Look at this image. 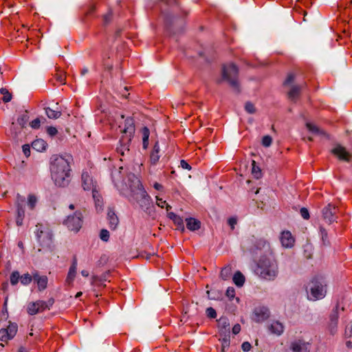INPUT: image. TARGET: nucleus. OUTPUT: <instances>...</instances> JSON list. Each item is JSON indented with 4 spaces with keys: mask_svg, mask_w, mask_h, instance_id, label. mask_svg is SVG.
Instances as JSON below:
<instances>
[{
    "mask_svg": "<svg viewBox=\"0 0 352 352\" xmlns=\"http://www.w3.org/2000/svg\"><path fill=\"white\" fill-rule=\"evenodd\" d=\"M272 142V138L270 135H265L262 139V144L265 147H269Z\"/></svg>",
    "mask_w": 352,
    "mask_h": 352,
    "instance_id": "50",
    "label": "nucleus"
},
{
    "mask_svg": "<svg viewBox=\"0 0 352 352\" xmlns=\"http://www.w3.org/2000/svg\"><path fill=\"white\" fill-rule=\"evenodd\" d=\"M100 238L101 240L104 241H108L109 239V232L107 230H105V229H102L101 231H100Z\"/></svg>",
    "mask_w": 352,
    "mask_h": 352,
    "instance_id": "51",
    "label": "nucleus"
},
{
    "mask_svg": "<svg viewBox=\"0 0 352 352\" xmlns=\"http://www.w3.org/2000/svg\"><path fill=\"white\" fill-rule=\"evenodd\" d=\"M21 276L19 272L17 271L13 272L10 275V283L12 285H15L18 283Z\"/></svg>",
    "mask_w": 352,
    "mask_h": 352,
    "instance_id": "45",
    "label": "nucleus"
},
{
    "mask_svg": "<svg viewBox=\"0 0 352 352\" xmlns=\"http://www.w3.org/2000/svg\"><path fill=\"white\" fill-rule=\"evenodd\" d=\"M306 126H307V129H309V131H311L314 133L324 134V133L323 131H320L318 126H316L311 123H307Z\"/></svg>",
    "mask_w": 352,
    "mask_h": 352,
    "instance_id": "46",
    "label": "nucleus"
},
{
    "mask_svg": "<svg viewBox=\"0 0 352 352\" xmlns=\"http://www.w3.org/2000/svg\"><path fill=\"white\" fill-rule=\"evenodd\" d=\"M54 303V299L50 298L47 301L36 300L30 302L27 305V312L31 316L41 313L45 310H50Z\"/></svg>",
    "mask_w": 352,
    "mask_h": 352,
    "instance_id": "6",
    "label": "nucleus"
},
{
    "mask_svg": "<svg viewBox=\"0 0 352 352\" xmlns=\"http://www.w3.org/2000/svg\"><path fill=\"white\" fill-rule=\"evenodd\" d=\"M30 125L32 129H38L41 125V119L39 118L34 119L30 123Z\"/></svg>",
    "mask_w": 352,
    "mask_h": 352,
    "instance_id": "53",
    "label": "nucleus"
},
{
    "mask_svg": "<svg viewBox=\"0 0 352 352\" xmlns=\"http://www.w3.org/2000/svg\"><path fill=\"white\" fill-rule=\"evenodd\" d=\"M33 279L40 292L47 288L48 279L46 276H40L38 272H35L33 273Z\"/></svg>",
    "mask_w": 352,
    "mask_h": 352,
    "instance_id": "19",
    "label": "nucleus"
},
{
    "mask_svg": "<svg viewBox=\"0 0 352 352\" xmlns=\"http://www.w3.org/2000/svg\"><path fill=\"white\" fill-rule=\"evenodd\" d=\"M320 234L321 236V239L323 245H330V242L328 238L327 231L322 227L320 226Z\"/></svg>",
    "mask_w": 352,
    "mask_h": 352,
    "instance_id": "37",
    "label": "nucleus"
},
{
    "mask_svg": "<svg viewBox=\"0 0 352 352\" xmlns=\"http://www.w3.org/2000/svg\"><path fill=\"white\" fill-rule=\"evenodd\" d=\"M92 196L95 201L96 208L97 210H101L102 207V200L99 192L96 190V187L92 189Z\"/></svg>",
    "mask_w": 352,
    "mask_h": 352,
    "instance_id": "30",
    "label": "nucleus"
},
{
    "mask_svg": "<svg viewBox=\"0 0 352 352\" xmlns=\"http://www.w3.org/2000/svg\"><path fill=\"white\" fill-rule=\"evenodd\" d=\"M241 348L244 352H248L251 349L252 346L250 342H244L241 345Z\"/></svg>",
    "mask_w": 352,
    "mask_h": 352,
    "instance_id": "58",
    "label": "nucleus"
},
{
    "mask_svg": "<svg viewBox=\"0 0 352 352\" xmlns=\"http://www.w3.org/2000/svg\"><path fill=\"white\" fill-rule=\"evenodd\" d=\"M56 80L61 83L65 84V78L63 74H56Z\"/></svg>",
    "mask_w": 352,
    "mask_h": 352,
    "instance_id": "59",
    "label": "nucleus"
},
{
    "mask_svg": "<svg viewBox=\"0 0 352 352\" xmlns=\"http://www.w3.org/2000/svg\"><path fill=\"white\" fill-rule=\"evenodd\" d=\"M206 315L208 318H215L217 317V312L212 307L206 309Z\"/></svg>",
    "mask_w": 352,
    "mask_h": 352,
    "instance_id": "52",
    "label": "nucleus"
},
{
    "mask_svg": "<svg viewBox=\"0 0 352 352\" xmlns=\"http://www.w3.org/2000/svg\"><path fill=\"white\" fill-rule=\"evenodd\" d=\"M252 174L256 179H258L261 177V168L256 164V162L254 160L252 161Z\"/></svg>",
    "mask_w": 352,
    "mask_h": 352,
    "instance_id": "38",
    "label": "nucleus"
},
{
    "mask_svg": "<svg viewBox=\"0 0 352 352\" xmlns=\"http://www.w3.org/2000/svg\"><path fill=\"white\" fill-rule=\"evenodd\" d=\"M17 330V324L9 322V324L6 328L0 329V340L7 342L12 340L16 336Z\"/></svg>",
    "mask_w": 352,
    "mask_h": 352,
    "instance_id": "10",
    "label": "nucleus"
},
{
    "mask_svg": "<svg viewBox=\"0 0 352 352\" xmlns=\"http://www.w3.org/2000/svg\"><path fill=\"white\" fill-rule=\"evenodd\" d=\"M331 153L336 155L340 160L350 162L351 154L340 144H337L332 150Z\"/></svg>",
    "mask_w": 352,
    "mask_h": 352,
    "instance_id": "15",
    "label": "nucleus"
},
{
    "mask_svg": "<svg viewBox=\"0 0 352 352\" xmlns=\"http://www.w3.org/2000/svg\"><path fill=\"white\" fill-rule=\"evenodd\" d=\"M270 316V311L267 307L259 306L254 309L252 320L256 322H262Z\"/></svg>",
    "mask_w": 352,
    "mask_h": 352,
    "instance_id": "13",
    "label": "nucleus"
},
{
    "mask_svg": "<svg viewBox=\"0 0 352 352\" xmlns=\"http://www.w3.org/2000/svg\"><path fill=\"white\" fill-rule=\"evenodd\" d=\"M142 147L146 149L148 146V138L150 135L149 129L147 127H144L142 130Z\"/></svg>",
    "mask_w": 352,
    "mask_h": 352,
    "instance_id": "33",
    "label": "nucleus"
},
{
    "mask_svg": "<svg viewBox=\"0 0 352 352\" xmlns=\"http://www.w3.org/2000/svg\"><path fill=\"white\" fill-rule=\"evenodd\" d=\"M32 146L33 149L36 150V151L41 152L45 150L47 143L42 139H37L33 141L32 143Z\"/></svg>",
    "mask_w": 352,
    "mask_h": 352,
    "instance_id": "31",
    "label": "nucleus"
},
{
    "mask_svg": "<svg viewBox=\"0 0 352 352\" xmlns=\"http://www.w3.org/2000/svg\"><path fill=\"white\" fill-rule=\"evenodd\" d=\"M300 213L301 217L304 219L307 220V219H309V212L306 208H302L300 210Z\"/></svg>",
    "mask_w": 352,
    "mask_h": 352,
    "instance_id": "55",
    "label": "nucleus"
},
{
    "mask_svg": "<svg viewBox=\"0 0 352 352\" xmlns=\"http://www.w3.org/2000/svg\"><path fill=\"white\" fill-rule=\"evenodd\" d=\"M232 275V267L230 265H226L223 267L220 273V276L223 280H228Z\"/></svg>",
    "mask_w": 352,
    "mask_h": 352,
    "instance_id": "34",
    "label": "nucleus"
},
{
    "mask_svg": "<svg viewBox=\"0 0 352 352\" xmlns=\"http://www.w3.org/2000/svg\"><path fill=\"white\" fill-rule=\"evenodd\" d=\"M157 199V205L160 208H164L165 205L166 204V201L162 200V199L159 198L158 197H156Z\"/></svg>",
    "mask_w": 352,
    "mask_h": 352,
    "instance_id": "63",
    "label": "nucleus"
},
{
    "mask_svg": "<svg viewBox=\"0 0 352 352\" xmlns=\"http://www.w3.org/2000/svg\"><path fill=\"white\" fill-rule=\"evenodd\" d=\"M45 110L47 116L50 119H56L61 116V112L60 111H55L50 107H46Z\"/></svg>",
    "mask_w": 352,
    "mask_h": 352,
    "instance_id": "35",
    "label": "nucleus"
},
{
    "mask_svg": "<svg viewBox=\"0 0 352 352\" xmlns=\"http://www.w3.org/2000/svg\"><path fill=\"white\" fill-rule=\"evenodd\" d=\"M234 283L237 287H242L245 283V276L243 275V274L237 271L233 276L232 278Z\"/></svg>",
    "mask_w": 352,
    "mask_h": 352,
    "instance_id": "32",
    "label": "nucleus"
},
{
    "mask_svg": "<svg viewBox=\"0 0 352 352\" xmlns=\"http://www.w3.org/2000/svg\"><path fill=\"white\" fill-rule=\"evenodd\" d=\"M302 88V87L301 85H293L287 94L289 99L293 102H296Z\"/></svg>",
    "mask_w": 352,
    "mask_h": 352,
    "instance_id": "29",
    "label": "nucleus"
},
{
    "mask_svg": "<svg viewBox=\"0 0 352 352\" xmlns=\"http://www.w3.org/2000/svg\"><path fill=\"white\" fill-rule=\"evenodd\" d=\"M186 228L190 231L198 230L201 228V221L197 219L189 217L186 219Z\"/></svg>",
    "mask_w": 352,
    "mask_h": 352,
    "instance_id": "26",
    "label": "nucleus"
},
{
    "mask_svg": "<svg viewBox=\"0 0 352 352\" xmlns=\"http://www.w3.org/2000/svg\"><path fill=\"white\" fill-rule=\"evenodd\" d=\"M137 203L142 210L148 215L151 216L155 213V206L153 204L152 199L148 194H143L142 199H138Z\"/></svg>",
    "mask_w": 352,
    "mask_h": 352,
    "instance_id": "12",
    "label": "nucleus"
},
{
    "mask_svg": "<svg viewBox=\"0 0 352 352\" xmlns=\"http://www.w3.org/2000/svg\"><path fill=\"white\" fill-rule=\"evenodd\" d=\"M180 166L184 169H188V170H190L191 169V166L188 164V163L186 161H185L184 160H181Z\"/></svg>",
    "mask_w": 352,
    "mask_h": 352,
    "instance_id": "62",
    "label": "nucleus"
},
{
    "mask_svg": "<svg viewBox=\"0 0 352 352\" xmlns=\"http://www.w3.org/2000/svg\"><path fill=\"white\" fill-rule=\"evenodd\" d=\"M47 133L50 136H54L57 133V129L54 126H48L47 128Z\"/></svg>",
    "mask_w": 352,
    "mask_h": 352,
    "instance_id": "57",
    "label": "nucleus"
},
{
    "mask_svg": "<svg viewBox=\"0 0 352 352\" xmlns=\"http://www.w3.org/2000/svg\"><path fill=\"white\" fill-rule=\"evenodd\" d=\"M37 203V198L34 195H29L28 199V207L30 210H34Z\"/></svg>",
    "mask_w": 352,
    "mask_h": 352,
    "instance_id": "41",
    "label": "nucleus"
},
{
    "mask_svg": "<svg viewBox=\"0 0 352 352\" xmlns=\"http://www.w3.org/2000/svg\"><path fill=\"white\" fill-rule=\"evenodd\" d=\"M308 344L301 340H298L292 342L290 344L289 349L287 352H309Z\"/></svg>",
    "mask_w": 352,
    "mask_h": 352,
    "instance_id": "17",
    "label": "nucleus"
},
{
    "mask_svg": "<svg viewBox=\"0 0 352 352\" xmlns=\"http://www.w3.org/2000/svg\"><path fill=\"white\" fill-rule=\"evenodd\" d=\"M249 250L253 254H264V255H270L272 254L270 243L263 239H256Z\"/></svg>",
    "mask_w": 352,
    "mask_h": 352,
    "instance_id": "8",
    "label": "nucleus"
},
{
    "mask_svg": "<svg viewBox=\"0 0 352 352\" xmlns=\"http://www.w3.org/2000/svg\"><path fill=\"white\" fill-rule=\"evenodd\" d=\"M219 333L221 337H230V327L228 319L221 317L218 320Z\"/></svg>",
    "mask_w": 352,
    "mask_h": 352,
    "instance_id": "14",
    "label": "nucleus"
},
{
    "mask_svg": "<svg viewBox=\"0 0 352 352\" xmlns=\"http://www.w3.org/2000/svg\"><path fill=\"white\" fill-rule=\"evenodd\" d=\"M23 152L26 157L30 155V147L28 144H24L23 146Z\"/></svg>",
    "mask_w": 352,
    "mask_h": 352,
    "instance_id": "60",
    "label": "nucleus"
},
{
    "mask_svg": "<svg viewBox=\"0 0 352 352\" xmlns=\"http://www.w3.org/2000/svg\"><path fill=\"white\" fill-rule=\"evenodd\" d=\"M310 292L309 298L312 300H316L323 298L326 295V284L321 279L314 278L308 285Z\"/></svg>",
    "mask_w": 352,
    "mask_h": 352,
    "instance_id": "4",
    "label": "nucleus"
},
{
    "mask_svg": "<svg viewBox=\"0 0 352 352\" xmlns=\"http://www.w3.org/2000/svg\"><path fill=\"white\" fill-rule=\"evenodd\" d=\"M226 296L231 300L235 296V290L233 287H228L226 293Z\"/></svg>",
    "mask_w": 352,
    "mask_h": 352,
    "instance_id": "56",
    "label": "nucleus"
},
{
    "mask_svg": "<svg viewBox=\"0 0 352 352\" xmlns=\"http://www.w3.org/2000/svg\"><path fill=\"white\" fill-rule=\"evenodd\" d=\"M295 75L294 74H289L285 80L283 82L284 85H289L294 81Z\"/></svg>",
    "mask_w": 352,
    "mask_h": 352,
    "instance_id": "54",
    "label": "nucleus"
},
{
    "mask_svg": "<svg viewBox=\"0 0 352 352\" xmlns=\"http://www.w3.org/2000/svg\"><path fill=\"white\" fill-rule=\"evenodd\" d=\"M82 186L85 190H89L94 188L93 179L87 172L82 173Z\"/></svg>",
    "mask_w": 352,
    "mask_h": 352,
    "instance_id": "24",
    "label": "nucleus"
},
{
    "mask_svg": "<svg viewBox=\"0 0 352 352\" xmlns=\"http://www.w3.org/2000/svg\"><path fill=\"white\" fill-rule=\"evenodd\" d=\"M25 197L17 195L16 197V208H17V217H25V209H24Z\"/></svg>",
    "mask_w": 352,
    "mask_h": 352,
    "instance_id": "27",
    "label": "nucleus"
},
{
    "mask_svg": "<svg viewBox=\"0 0 352 352\" xmlns=\"http://www.w3.org/2000/svg\"><path fill=\"white\" fill-rule=\"evenodd\" d=\"M32 279L33 275L32 276L30 274L26 273L21 276L20 281L23 285H28L32 282Z\"/></svg>",
    "mask_w": 352,
    "mask_h": 352,
    "instance_id": "42",
    "label": "nucleus"
},
{
    "mask_svg": "<svg viewBox=\"0 0 352 352\" xmlns=\"http://www.w3.org/2000/svg\"><path fill=\"white\" fill-rule=\"evenodd\" d=\"M108 275H109V272H105L101 276H94L92 277V279H93L92 284H94V283L96 282V281H98L102 284L104 281H106L107 280Z\"/></svg>",
    "mask_w": 352,
    "mask_h": 352,
    "instance_id": "47",
    "label": "nucleus"
},
{
    "mask_svg": "<svg viewBox=\"0 0 352 352\" xmlns=\"http://www.w3.org/2000/svg\"><path fill=\"white\" fill-rule=\"evenodd\" d=\"M238 74V67L234 63L224 65L222 67V80L227 81L230 86L237 93L240 91Z\"/></svg>",
    "mask_w": 352,
    "mask_h": 352,
    "instance_id": "3",
    "label": "nucleus"
},
{
    "mask_svg": "<svg viewBox=\"0 0 352 352\" xmlns=\"http://www.w3.org/2000/svg\"><path fill=\"white\" fill-rule=\"evenodd\" d=\"M76 270H77V259L76 257H74L72 261V263L69 269V272H68L67 278H66V282L68 284H71L74 281V280L76 277Z\"/></svg>",
    "mask_w": 352,
    "mask_h": 352,
    "instance_id": "23",
    "label": "nucleus"
},
{
    "mask_svg": "<svg viewBox=\"0 0 352 352\" xmlns=\"http://www.w3.org/2000/svg\"><path fill=\"white\" fill-rule=\"evenodd\" d=\"M280 241L284 247L291 248L294 243V239L290 232L285 231L281 234Z\"/></svg>",
    "mask_w": 352,
    "mask_h": 352,
    "instance_id": "21",
    "label": "nucleus"
},
{
    "mask_svg": "<svg viewBox=\"0 0 352 352\" xmlns=\"http://www.w3.org/2000/svg\"><path fill=\"white\" fill-rule=\"evenodd\" d=\"M284 326L279 321H273L269 326V331L276 336H280L284 331Z\"/></svg>",
    "mask_w": 352,
    "mask_h": 352,
    "instance_id": "22",
    "label": "nucleus"
},
{
    "mask_svg": "<svg viewBox=\"0 0 352 352\" xmlns=\"http://www.w3.org/2000/svg\"><path fill=\"white\" fill-rule=\"evenodd\" d=\"M36 236L41 247L50 248L52 243V233L49 228L41 224L36 225Z\"/></svg>",
    "mask_w": 352,
    "mask_h": 352,
    "instance_id": "5",
    "label": "nucleus"
},
{
    "mask_svg": "<svg viewBox=\"0 0 352 352\" xmlns=\"http://www.w3.org/2000/svg\"><path fill=\"white\" fill-rule=\"evenodd\" d=\"M160 151V145L158 142H156L150 154V163L151 165H156L158 162L160 155H159Z\"/></svg>",
    "mask_w": 352,
    "mask_h": 352,
    "instance_id": "25",
    "label": "nucleus"
},
{
    "mask_svg": "<svg viewBox=\"0 0 352 352\" xmlns=\"http://www.w3.org/2000/svg\"><path fill=\"white\" fill-rule=\"evenodd\" d=\"M121 119L123 122H120L119 128L120 131L123 133L122 135L124 137H133L135 133V124L134 120L131 117L124 118V116L122 115Z\"/></svg>",
    "mask_w": 352,
    "mask_h": 352,
    "instance_id": "9",
    "label": "nucleus"
},
{
    "mask_svg": "<svg viewBox=\"0 0 352 352\" xmlns=\"http://www.w3.org/2000/svg\"><path fill=\"white\" fill-rule=\"evenodd\" d=\"M173 221L177 226L178 230H180L182 232H184L185 228L184 226V221L182 217L177 215Z\"/></svg>",
    "mask_w": 352,
    "mask_h": 352,
    "instance_id": "43",
    "label": "nucleus"
},
{
    "mask_svg": "<svg viewBox=\"0 0 352 352\" xmlns=\"http://www.w3.org/2000/svg\"><path fill=\"white\" fill-rule=\"evenodd\" d=\"M133 137H124L122 135L120 140V146L117 147V151L122 156L128 155L129 153V146Z\"/></svg>",
    "mask_w": 352,
    "mask_h": 352,
    "instance_id": "16",
    "label": "nucleus"
},
{
    "mask_svg": "<svg viewBox=\"0 0 352 352\" xmlns=\"http://www.w3.org/2000/svg\"><path fill=\"white\" fill-rule=\"evenodd\" d=\"M72 160V157L70 155L65 156L54 155L51 157V176L56 186L64 187L69 184L71 171L70 162Z\"/></svg>",
    "mask_w": 352,
    "mask_h": 352,
    "instance_id": "1",
    "label": "nucleus"
},
{
    "mask_svg": "<svg viewBox=\"0 0 352 352\" xmlns=\"http://www.w3.org/2000/svg\"><path fill=\"white\" fill-rule=\"evenodd\" d=\"M256 273L266 280H275L278 275V266L273 254L261 256L257 263Z\"/></svg>",
    "mask_w": 352,
    "mask_h": 352,
    "instance_id": "2",
    "label": "nucleus"
},
{
    "mask_svg": "<svg viewBox=\"0 0 352 352\" xmlns=\"http://www.w3.org/2000/svg\"><path fill=\"white\" fill-rule=\"evenodd\" d=\"M241 331V326L239 324H236L235 325H234V327H232V333L234 334V335H236L238 334Z\"/></svg>",
    "mask_w": 352,
    "mask_h": 352,
    "instance_id": "64",
    "label": "nucleus"
},
{
    "mask_svg": "<svg viewBox=\"0 0 352 352\" xmlns=\"http://www.w3.org/2000/svg\"><path fill=\"white\" fill-rule=\"evenodd\" d=\"M337 212V207L331 204H329L322 210V218L326 223L331 224L333 222L336 221L338 219L336 216Z\"/></svg>",
    "mask_w": 352,
    "mask_h": 352,
    "instance_id": "11",
    "label": "nucleus"
},
{
    "mask_svg": "<svg viewBox=\"0 0 352 352\" xmlns=\"http://www.w3.org/2000/svg\"><path fill=\"white\" fill-rule=\"evenodd\" d=\"M230 337H221L219 340L221 342V352H226L230 344Z\"/></svg>",
    "mask_w": 352,
    "mask_h": 352,
    "instance_id": "40",
    "label": "nucleus"
},
{
    "mask_svg": "<svg viewBox=\"0 0 352 352\" xmlns=\"http://www.w3.org/2000/svg\"><path fill=\"white\" fill-rule=\"evenodd\" d=\"M29 120V116L28 115V111H25L23 114H22L17 119V123L21 126V128H24Z\"/></svg>",
    "mask_w": 352,
    "mask_h": 352,
    "instance_id": "39",
    "label": "nucleus"
},
{
    "mask_svg": "<svg viewBox=\"0 0 352 352\" xmlns=\"http://www.w3.org/2000/svg\"><path fill=\"white\" fill-rule=\"evenodd\" d=\"M245 109L248 113H251V114L254 113L256 112V109L254 107V105L250 102H247L245 103Z\"/></svg>",
    "mask_w": 352,
    "mask_h": 352,
    "instance_id": "49",
    "label": "nucleus"
},
{
    "mask_svg": "<svg viewBox=\"0 0 352 352\" xmlns=\"http://www.w3.org/2000/svg\"><path fill=\"white\" fill-rule=\"evenodd\" d=\"M113 12L111 9L108 10V12L103 15V23L104 24H108L111 22L112 19Z\"/></svg>",
    "mask_w": 352,
    "mask_h": 352,
    "instance_id": "48",
    "label": "nucleus"
},
{
    "mask_svg": "<svg viewBox=\"0 0 352 352\" xmlns=\"http://www.w3.org/2000/svg\"><path fill=\"white\" fill-rule=\"evenodd\" d=\"M82 214L80 211H76L74 214L69 215L63 221L69 230L77 232L81 228L82 225Z\"/></svg>",
    "mask_w": 352,
    "mask_h": 352,
    "instance_id": "7",
    "label": "nucleus"
},
{
    "mask_svg": "<svg viewBox=\"0 0 352 352\" xmlns=\"http://www.w3.org/2000/svg\"><path fill=\"white\" fill-rule=\"evenodd\" d=\"M132 198L138 201V199H142L143 197V194H148L144 188L141 189L136 190L135 192H131Z\"/></svg>",
    "mask_w": 352,
    "mask_h": 352,
    "instance_id": "36",
    "label": "nucleus"
},
{
    "mask_svg": "<svg viewBox=\"0 0 352 352\" xmlns=\"http://www.w3.org/2000/svg\"><path fill=\"white\" fill-rule=\"evenodd\" d=\"M338 318V305H337L330 315L329 328L331 333H334L336 331Z\"/></svg>",
    "mask_w": 352,
    "mask_h": 352,
    "instance_id": "20",
    "label": "nucleus"
},
{
    "mask_svg": "<svg viewBox=\"0 0 352 352\" xmlns=\"http://www.w3.org/2000/svg\"><path fill=\"white\" fill-rule=\"evenodd\" d=\"M0 93L3 95L2 100L4 102H8L11 100L12 95L9 93L7 89L1 88Z\"/></svg>",
    "mask_w": 352,
    "mask_h": 352,
    "instance_id": "44",
    "label": "nucleus"
},
{
    "mask_svg": "<svg viewBox=\"0 0 352 352\" xmlns=\"http://www.w3.org/2000/svg\"><path fill=\"white\" fill-rule=\"evenodd\" d=\"M236 222H237L236 219H235L234 217L230 218L228 221V223L229 226L231 227L232 230H234V226L236 224Z\"/></svg>",
    "mask_w": 352,
    "mask_h": 352,
    "instance_id": "61",
    "label": "nucleus"
},
{
    "mask_svg": "<svg viewBox=\"0 0 352 352\" xmlns=\"http://www.w3.org/2000/svg\"><path fill=\"white\" fill-rule=\"evenodd\" d=\"M127 177L131 192H135L136 190L144 188L140 180L135 174L129 173Z\"/></svg>",
    "mask_w": 352,
    "mask_h": 352,
    "instance_id": "18",
    "label": "nucleus"
},
{
    "mask_svg": "<svg viewBox=\"0 0 352 352\" xmlns=\"http://www.w3.org/2000/svg\"><path fill=\"white\" fill-rule=\"evenodd\" d=\"M107 219L109 220V227L115 230L119 223V220L114 211L112 210H109L107 213Z\"/></svg>",
    "mask_w": 352,
    "mask_h": 352,
    "instance_id": "28",
    "label": "nucleus"
}]
</instances>
